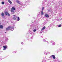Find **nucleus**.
Instances as JSON below:
<instances>
[{"label":"nucleus","instance_id":"f257e3e1","mask_svg":"<svg viewBox=\"0 0 62 62\" xmlns=\"http://www.w3.org/2000/svg\"><path fill=\"white\" fill-rule=\"evenodd\" d=\"M6 29L7 31H8L9 30H11V31H12L14 29V28H13L12 27L9 26L8 28H6Z\"/></svg>","mask_w":62,"mask_h":62},{"label":"nucleus","instance_id":"f03ea898","mask_svg":"<svg viewBox=\"0 0 62 62\" xmlns=\"http://www.w3.org/2000/svg\"><path fill=\"white\" fill-rule=\"evenodd\" d=\"M45 16L46 17H47V18H48L49 17V15H48L47 14H45Z\"/></svg>","mask_w":62,"mask_h":62},{"label":"nucleus","instance_id":"7ed1b4c3","mask_svg":"<svg viewBox=\"0 0 62 62\" xmlns=\"http://www.w3.org/2000/svg\"><path fill=\"white\" fill-rule=\"evenodd\" d=\"M45 28H46V27H45V26H44L43 27L42 29L41 30V31H42L43 30H44Z\"/></svg>","mask_w":62,"mask_h":62},{"label":"nucleus","instance_id":"20e7f679","mask_svg":"<svg viewBox=\"0 0 62 62\" xmlns=\"http://www.w3.org/2000/svg\"><path fill=\"white\" fill-rule=\"evenodd\" d=\"M16 2H17V3H18L20 5V4H21V2H20L18 0H16Z\"/></svg>","mask_w":62,"mask_h":62},{"label":"nucleus","instance_id":"39448f33","mask_svg":"<svg viewBox=\"0 0 62 62\" xmlns=\"http://www.w3.org/2000/svg\"><path fill=\"white\" fill-rule=\"evenodd\" d=\"M55 55H53L51 56L52 57H53V59H55V57L54 56Z\"/></svg>","mask_w":62,"mask_h":62},{"label":"nucleus","instance_id":"423d86ee","mask_svg":"<svg viewBox=\"0 0 62 62\" xmlns=\"http://www.w3.org/2000/svg\"><path fill=\"white\" fill-rule=\"evenodd\" d=\"M5 15H8V12H5Z\"/></svg>","mask_w":62,"mask_h":62},{"label":"nucleus","instance_id":"0eeeda50","mask_svg":"<svg viewBox=\"0 0 62 62\" xmlns=\"http://www.w3.org/2000/svg\"><path fill=\"white\" fill-rule=\"evenodd\" d=\"M17 16H15V17H14V20H16V19H17Z\"/></svg>","mask_w":62,"mask_h":62},{"label":"nucleus","instance_id":"6e6552de","mask_svg":"<svg viewBox=\"0 0 62 62\" xmlns=\"http://www.w3.org/2000/svg\"><path fill=\"white\" fill-rule=\"evenodd\" d=\"M0 28L1 29H2L3 28V26L2 25H0Z\"/></svg>","mask_w":62,"mask_h":62},{"label":"nucleus","instance_id":"1a4fd4ad","mask_svg":"<svg viewBox=\"0 0 62 62\" xmlns=\"http://www.w3.org/2000/svg\"><path fill=\"white\" fill-rule=\"evenodd\" d=\"M11 9H13V10H16L15 8H14V7H12Z\"/></svg>","mask_w":62,"mask_h":62},{"label":"nucleus","instance_id":"9d476101","mask_svg":"<svg viewBox=\"0 0 62 62\" xmlns=\"http://www.w3.org/2000/svg\"><path fill=\"white\" fill-rule=\"evenodd\" d=\"M1 15L2 17H4V14L3 13H2Z\"/></svg>","mask_w":62,"mask_h":62},{"label":"nucleus","instance_id":"9b49d317","mask_svg":"<svg viewBox=\"0 0 62 62\" xmlns=\"http://www.w3.org/2000/svg\"><path fill=\"white\" fill-rule=\"evenodd\" d=\"M11 11L12 12H13V13H14V10H13L12 9H11Z\"/></svg>","mask_w":62,"mask_h":62},{"label":"nucleus","instance_id":"f8f14e48","mask_svg":"<svg viewBox=\"0 0 62 62\" xmlns=\"http://www.w3.org/2000/svg\"><path fill=\"white\" fill-rule=\"evenodd\" d=\"M43 10H42L41 12V15H43Z\"/></svg>","mask_w":62,"mask_h":62},{"label":"nucleus","instance_id":"ddd939ff","mask_svg":"<svg viewBox=\"0 0 62 62\" xmlns=\"http://www.w3.org/2000/svg\"><path fill=\"white\" fill-rule=\"evenodd\" d=\"M8 1L10 4H12V2H11V1H10V0H8Z\"/></svg>","mask_w":62,"mask_h":62},{"label":"nucleus","instance_id":"4468645a","mask_svg":"<svg viewBox=\"0 0 62 62\" xmlns=\"http://www.w3.org/2000/svg\"><path fill=\"white\" fill-rule=\"evenodd\" d=\"M3 48L4 49H7V46H3Z\"/></svg>","mask_w":62,"mask_h":62},{"label":"nucleus","instance_id":"2eb2a0df","mask_svg":"<svg viewBox=\"0 0 62 62\" xmlns=\"http://www.w3.org/2000/svg\"><path fill=\"white\" fill-rule=\"evenodd\" d=\"M20 21V18L19 17H17V21Z\"/></svg>","mask_w":62,"mask_h":62},{"label":"nucleus","instance_id":"dca6fc26","mask_svg":"<svg viewBox=\"0 0 62 62\" xmlns=\"http://www.w3.org/2000/svg\"><path fill=\"white\" fill-rule=\"evenodd\" d=\"M2 5H4L5 4V2L4 1H2L1 2Z\"/></svg>","mask_w":62,"mask_h":62},{"label":"nucleus","instance_id":"f3484780","mask_svg":"<svg viewBox=\"0 0 62 62\" xmlns=\"http://www.w3.org/2000/svg\"><path fill=\"white\" fill-rule=\"evenodd\" d=\"M61 26V24H60L58 26V27H60Z\"/></svg>","mask_w":62,"mask_h":62},{"label":"nucleus","instance_id":"a211bd4d","mask_svg":"<svg viewBox=\"0 0 62 62\" xmlns=\"http://www.w3.org/2000/svg\"><path fill=\"white\" fill-rule=\"evenodd\" d=\"M44 9V7H43L42 8V10H43V9Z\"/></svg>","mask_w":62,"mask_h":62},{"label":"nucleus","instance_id":"6ab92c4d","mask_svg":"<svg viewBox=\"0 0 62 62\" xmlns=\"http://www.w3.org/2000/svg\"><path fill=\"white\" fill-rule=\"evenodd\" d=\"M43 41H44V42L46 41V40H45V39H43Z\"/></svg>","mask_w":62,"mask_h":62},{"label":"nucleus","instance_id":"aec40b11","mask_svg":"<svg viewBox=\"0 0 62 62\" xmlns=\"http://www.w3.org/2000/svg\"><path fill=\"white\" fill-rule=\"evenodd\" d=\"M33 31L34 32H36V30H33Z\"/></svg>","mask_w":62,"mask_h":62},{"label":"nucleus","instance_id":"412c9836","mask_svg":"<svg viewBox=\"0 0 62 62\" xmlns=\"http://www.w3.org/2000/svg\"><path fill=\"white\" fill-rule=\"evenodd\" d=\"M8 14L9 16H10V14H9V13H8Z\"/></svg>","mask_w":62,"mask_h":62},{"label":"nucleus","instance_id":"4be33fe9","mask_svg":"<svg viewBox=\"0 0 62 62\" xmlns=\"http://www.w3.org/2000/svg\"><path fill=\"white\" fill-rule=\"evenodd\" d=\"M52 44V45H54V43H53Z\"/></svg>","mask_w":62,"mask_h":62},{"label":"nucleus","instance_id":"5701e85b","mask_svg":"<svg viewBox=\"0 0 62 62\" xmlns=\"http://www.w3.org/2000/svg\"><path fill=\"white\" fill-rule=\"evenodd\" d=\"M3 50H6V48H4L3 49Z\"/></svg>","mask_w":62,"mask_h":62},{"label":"nucleus","instance_id":"b1692460","mask_svg":"<svg viewBox=\"0 0 62 62\" xmlns=\"http://www.w3.org/2000/svg\"><path fill=\"white\" fill-rule=\"evenodd\" d=\"M23 44V42L21 43V44Z\"/></svg>","mask_w":62,"mask_h":62},{"label":"nucleus","instance_id":"393cba45","mask_svg":"<svg viewBox=\"0 0 62 62\" xmlns=\"http://www.w3.org/2000/svg\"><path fill=\"white\" fill-rule=\"evenodd\" d=\"M13 53H14V52H13Z\"/></svg>","mask_w":62,"mask_h":62},{"label":"nucleus","instance_id":"a878e982","mask_svg":"<svg viewBox=\"0 0 62 62\" xmlns=\"http://www.w3.org/2000/svg\"><path fill=\"white\" fill-rule=\"evenodd\" d=\"M5 33H6V32H5Z\"/></svg>","mask_w":62,"mask_h":62},{"label":"nucleus","instance_id":"bb28decb","mask_svg":"<svg viewBox=\"0 0 62 62\" xmlns=\"http://www.w3.org/2000/svg\"><path fill=\"white\" fill-rule=\"evenodd\" d=\"M14 16H15V15H14Z\"/></svg>","mask_w":62,"mask_h":62},{"label":"nucleus","instance_id":"cd10ccee","mask_svg":"<svg viewBox=\"0 0 62 62\" xmlns=\"http://www.w3.org/2000/svg\"><path fill=\"white\" fill-rule=\"evenodd\" d=\"M0 24H1V23H0Z\"/></svg>","mask_w":62,"mask_h":62},{"label":"nucleus","instance_id":"c85d7f7f","mask_svg":"<svg viewBox=\"0 0 62 62\" xmlns=\"http://www.w3.org/2000/svg\"><path fill=\"white\" fill-rule=\"evenodd\" d=\"M41 33H42V32H41Z\"/></svg>","mask_w":62,"mask_h":62},{"label":"nucleus","instance_id":"c756f323","mask_svg":"<svg viewBox=\"0 0 62 62\" xmlns=\"http://www.w3.org/2000/svg\"><path fill=\"white\" fill-rule=\"evenodd\" d=\"M46 55H47V54H46Z\"/></svg>","mask_w":62,"mask_h":62},{"label":"nucleus","instance_id":"7c9ffc66","mask_svg":"<svg viewBox=\"0 0 62 62\" xmlns=\"http://www.w3.org/2000/svg\"><path fill=\"white\" fill-rule=\"evenodd\" d=\"M8 0V1L9 0Z\"/></svg>","mask_w":62,"mask_h":62}]
</instances>
